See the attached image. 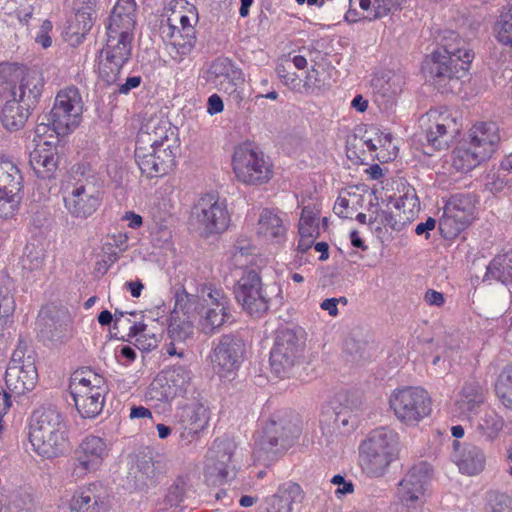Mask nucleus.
I'll return each mask as SVG.
<instances>
[{
	"mask_svg": "<svg viewBox=\"0 0 512 512\" xmlns=\"http://www.w3.org/2000/svg\"><path fill=\"white\" fill-rule=\"evenodd\" d=\"M32 450L44 459L63 456L69 448L68 425L63 414L54 407L36 409L29 423Z\"/></svg>",
	"mask_w": 512,
	"mask_h": 512,
	"instance_id": "1",
	"label": "nucleus"
},
{
	"mask_svg": "<svg viewBox=\"0 0 512 512\" xmlns=\"http://www.w3.org/2000/svg\"><path fill=\"white\" fill-rule=\"evenodd\" d=\"M448 34L442 47L427 56L423 64V70L430 75L438 89L464 76L474 58L472 50L455 32Z\"/></svg>",
	"mask_w": 512,
	"mask_h": 512,
	"instance_id": "2",
	"label": "nucleus"
},
{
	"mask_svg": "<svg viewBox=\"0 0 512 512\" xmlns=\"http://www.w3.org/2000/svg\"><path fill=\"white\" fill-rule=\"evenodd\" d=\"M399 452L398 434L386 427L372 431L359 445V465L371 477L382 476Z\"/></svg>",
	"mask_w": 512,
	"mask_h": 512,
	"instance_id": "3",
	"label": "nucleus"
},
{
	"mask_svg": "<svg viewBox=\"0 0 512 512\" xmlns=\"http://www.w3.org/2000/svg\"><path fill=\"white\" fill-rule=\"evenodd\" d=\"M70 390L83 418H95L101 413L107 392L104 377L90 369L77 370L72 375Z\"/></svg>",
	"mask_w": 512,
	"mask_h": 512,
	"instance_id": "4",
	"label": "nucleus"
},
{
	"mask_svg": "<svg viewBox=\"0 0 512 512\" xmlns=\"http://www.w3.org/2000/svg\"><path fill=\"white\" fill-rule=\"evenodd\" d=\"M389 405L396 418L406 426L418 425L432 411L428 392L415 386L395 389L390 395Z\"/></svg>",
	"mask_w": 512,
	"mask_h": 512,
	"instance_id": "5",
	"label": "nucleus"
},
{
	"mask_svg": "<svg viewBox=\"0 0 512 512\" xmlns=\"http://www.w3.org/2000/svg\"><path fill=\"white\" fill-rule=\"evenodd\" d=\"M68 213L78 219L93 215L102 201L101 185L93 174L78 179L69 186L63 197Z\"/></svg>",
	"mask_w": 512,
	"mask_h": 512,
	"instance_id": "6",
	"label": "nucleus"
},
{
	"mask_svg": "<svg viewBox=\"0 0 512 512\" xmlns=\"http://www.w3.org/2000/svg\"><path fill=\"white\" fill-rule=\"evenodd\" d=\"M199 296L202 303L196 308L199 315L198 326L204 334L212 335L230 320V301L222 289L212 286H204Z\"/></svg>",
	"mask_w": 512,
	"mask_h": 512,
	"instance_id": "7",
	"label": "nucleus"
},
{
	"mask_svg": "<svg viewBox=\"0 0 512 512\" xmlns=\"http://www.w3.org/2000/svg\"><path fill=\"white\" fill-rule=\"evenodd\" d=\"M233 170L236 178L248 185L264 184L272 176L271 166L263 152L253 148L250 144H243L235 149Z\"/></svg>",
	"mask_w": 512,
	"mask_h": 512,
	"instance_id": "8",
	"label": "nucleus"
},
{
	"mask_svg": "<svg viewBox=\"0 0 512 512\" xmlns=\"http://www.w3.org/2000/svg\"><path fill=\"white\" fill-rule=\"evenodd\" d=\"M476 199L470 194H457L450 198L444 207L439 221L443 238L454 239L471 224L475 218Z\"/></svg>",
	"mask_w": 512,
	"mask_h": 512,
	"instance_id": "9",
	"label": "nucleus"
},
{
	"mask_svg": "<svg viewBox=\"0 0 512 512\" xmlns=\"http://www.w3.org/2000/svg\"><path fill=\"white\" fill-rule=\"evenodd\" d=\"M269 287L264 286L255 270L243 271L235 287V297L243 309L253 317H261L269 309Z\"/></svg>",
	"mask_w": 512,
	"mask_h": 512,
	"instance_id": "10",
	"label": "nucleus"
},
{
	"mask_svg": "<svg viewBox=\"0 0 512 512\" xmlns=\"http://www.w3.org/2000/svg\"><path fill=\"white\" fill-rule=\"evenodd\" d=\"M83 104L77 88L69 87L61 90L49 114V125L57 135H65L78 126Z\"/></svg>",
	"mask_w": 512,
	"mask_h": 512,
	"instance_id": "11",
	"label": "nucleus"
},
{
	"mask_svg": "<svg viewBox=\"0 0 512 512\" xmlns=\"http://www.w3.org/2000/svg\"><path fill=\"white\" fill-rule=\"evenodd\" d=\"M24 179L18 166L0 158V219H11L23 198Z\"/></svg>",
	"mask_w": 512,
	"mask_h": 512,
	"instance_id": "12",
	"label": "nucleus"
},
{
	"mask_svg": "<svg viewBox=\"0 0 512 512\" xmlns=\"http://www.w3.org/2000/svg\"><path fill=\"white\" fill-rule=\"evenodd\" d=\"M133 33L108 31L106 46L101 51L100 73L107 82H114L122 67L129 61L132 51Z\"/></svg>",
	"mask_w": 512,
	"mask_h": 512,
	"instance_id": "13",
	"label": "nucleus"
},
{
	"mask_svg": "<svg viewBox=\"0 0 512 512\" xmlns=\"http://www.w3.org/2000/svg\"><path fill=\"white\" fill-rule=\"evenodd\" d=\"M108 453L109 449L104 439L95 435L86 436L74 451L71 476L74 479H82L98 470Z\"/></svg>",
	"mask_w": 512,
	"mask_h": 512,
	"instance_id": "14",
	"label": "nucleus"
},
{
	"mask_svg": "<svg viewBox=\"0 0 512 512\" xmlns=\"http://www.w3.org/2000/svg\"><path fill=\"white\" fill-rule=\"evenodd\" d=\"M302 350L303 343L293 330H278L274 347L270 353L272 371L278 377H288L291 369L299 360Z\"/></svg>",
	"mask_w": 512,
	"mask_h": 512,
	"instance_id": "15",
	"label": "nucleus"
},
{
	"mask_svg": "<svg viewBox=\"0 0 512 512\" xmlns=\"http://www.w3.org/2000/svg\"><path fill=\"white\" fill-rule=\"evenodd\" d=\"M427 149L445 151L460 132V125L448 110L431 109L426 114Z\"/></svg>",
	"mask_w": 512,
	"mask_h": 512,
	"instance_id": "16",
	"label": "nucleus"
},
{
	"mask_svg": "<svg viewBox=\"0 0 512 512\" xmlns=\"http://www.w3.org/2000/svg\"><path fill=\"white\" fill-rule=\"evenodd\" d=\"M194 214L206 234L222 233L230 223L226 200L216 193L202 195L194 206Z\"/></svg>",
	"mask_w": 512,
	"mask_h": 512,
	"instance_id": "17",
	"label": "nucleus"
},
{
	"mask_svg": "<svg viewBox=\"0 0 512 512\" xmlns=\"http://www.w3.org/2000/svg\"><path fill=\"white\" fill-rule=\"evenodd\" d=\"M235 448V443L229 438L214 441L208 452L204 468L207 481L213 484L222 483L235 476V466L232 464Z\"/></svg>",
	"mask_w": 512,
	"mask_h": 512,
	"instance_id": "18",
	"label": "nucleus"
},
{
	"mask_svg": "<svg viewBox=\"0 0 512 512\" xmlns=\"http://www.w3.org/2000/svg\"><path fill=\"white\" fill-rule=\"evenodd\" d=\"M300 435V428L291 419L274 416L264 427L260 448L268 453L288 449Z\"/></svg>",
	"mask_w": 512,
	"mask_h": 512,
	"instance_id": "19",
	"label": "nucleus"
},
{
	"mask_svg": "<svg viewBox=\"0 0 512 512\" xmlns=\"http://www.w3.org/2000/svg\"><path fill=\"white\" fill-rule=\"evenodd\" d=\"M430 465L420 462L414 465L400 481L397 497L404 506L417 508L425 502L426 487L430 480Z\"/></svg>",
	"mask_w": 512,
	"mask_h": 512,
	"instance_id": "20",
	"label": "nucleus"
},
{
	"mask_svg": "<svg viewBox=\"0 0 512 512\" xmlns=\"http://www.w3.org/2000/svg\"><path fill=\"white\" fill-rule=\"evenodd\" d=\"M166 147L179 148V139L171 123L159 116L146 120L136 138V148Z\"/></svg>",
	"mask_w": 512,
	"mask_h": 512,
	"instance_id": "21",
	"label": "nucleus"
},
{
	"mask_svg": "<svg viewBox=\"0 0 512 512\" xmlns=\"http://www.w3.org/2000/svg\"><path fill=\"white\" fill-rule=\"evenodd\" d=\"M179 148L149 147L135 148L136 163L148 178L167 175L176 164Z\"/></svg>",
	"mask_w": 512,
	"mask_h": 512,
	"instance_id": "22",
	"label": "nucleus"
},
{
	"mask_svg": "<svg viewBox=\"0 0 512 512\" xmlns=\"http://www.w3.org/2000/svg\"><path fill=\"white\" fill-rule=\"evenodd\" d=\"M176 419L180 439L189 444L207 428L209 408L200 401H192L179 408Z\"/></svg>",
	"mask_w": 512,
	"mask_h": 512,
	"instance_id": "23",
	"label": "nucleus"
},
{
	"mask_svg": "<svg viewBox=\"0 0 512 512\" xmlns=\"http://www.w3.org/2000/svg\"><path fill=\"white\" fill-rule=\"evenodd\" d=\"M245 353V344L233 335L221 336L214 348L212 362L217 373L227 377L239 369Z\"/></svg>",
	"mask_w": 512,
	"mask_h": 512,
	"instance_id": "24",
	"label": "nucleus"
},
{
	"mask_svg": "<svg viewBox=\"0 0 512 512\" xmlns=\"http://www.w3.org/2000/svg\"><path fill=\"white\" fill-rule=\"evenodd\" d=\"M205 79L219 90L229 93L244 81L242 70L228 58L215 59L206 71Z\"/></svg>",
	"mask_w": 512,
	"mask_h": 512,
	"instance_id": "25",
	"label": "nucleus"
},
{
	"mask_svg": "<svg viewBox=\"0 0 512 512\" xmlns=\"http://www.w3.org/2000/svg\"><path fill=\"white\" fill-rule=\"evenodd\" d=\"M38 373L34 358L28 355L21 366L8 365L5 372V383L9 391L16 395H23L36 386Z\"/></svg>",
	"mask_w": 512,
	"mask_h": 512,
	"instance_id": "26",
	"label": "nucleus"
},
{
	"mask_svg": "<svg viewBox=\"0 0 512 512\" xmlns=\"http://www.w3.org/2000/svg\"><path fill=\"white\" fill-rule=\"evenodd\" d=\"M403 84L402 76L393 71L382 70L375 73L370 82L375 102L386 108L392 106L401 93Z\"/></svg>",
	"mask_w": 512,
	"mask_h": 512,
	"instance_id": "27",
	"label": "nucleus"
},
{
	"mask_svg": "<svg viewBox=\"0 0 512 512\" xmlns=\"http://www.w3.org/2000/svg\"><path fill=\"white\" fill-rule=\"evenodd\" d=\"M303 500V491L299 484L289 482L281 485L277 492L259 506V512H292L293 504Z\"/></svg>",
	"mask_w": 512,
	"mask_h": 512,
	"instance_id": "28",
	"label": "nucleus"
},
{
	"mask_svg": "<svg viewBox=\"0 0 512 512\" xmlns=\"http://www.w3.org/2000/svg\"><path fill=\"white\" fill-rule=\"evenodd\" d=\"M472 148L479 151L489 159L496 151L500 142L499 127L495 122H479L469 132V140Z\"/></svg>",
	"mask_w": 512,
	"mask_h": 512,
	"instance_id": "29",
	"label": "nucleus"
},
{
	"mask_svg": "<svg viewBox=\"0 0 512 512\" xmlns=\"http://www.w3.org/2000/svg\"><path fill=\"white\" fill-rule=\"evenodd\" d=\"M70 509L75 512H105L106 504L100 483H90L76 490L70 501Z\"/></svg>",
	"mask_w": 512,
	"mask_h": 512,
	"instance_id": "30",
	"label": "nucleus"
},
{
	"mask_svg": "<svg viewBox=\"0 0 512 512\" xmlns=\"http://www.w3.org/2000/svg\"><path fill=\"white\" fill-rule=\"evenodd\" d=\"M352 417V401L342 395L338 394L331 411L322 414L321 424H327L330 433L348 434L349 422Z\"/></svg>",
	"mask_w": 512,
	"mask_h": 512,
	"instance_id": "31",
	"label": "nucleus"
},
{
	"mask_svg": "<svg viewBox=\"0 0 512 512\" xmlns=\"http://www.w3.org/2000/svg\"><path fill=\"white\" fill-rule=\"evenodd\" d=\"M30 165L37 177L42 179H51L59 165V155L56 147L51 146L48 142L37 147L30 153Z\"/></svg>",
	"mask_w": 512,
	"mask_h": 512,
	"instance_id": "32",
	"label": "nucleus"
},
{
	"mask_svg": "<svg viewBox=\"0 0 512 512\" xmlns=\"http://www.w3.org/2000/svg\"><path fill=\"white\" fill-rule=\"evenodd\" d=\"M455 462L459 470L467 475H477L484 470L486 456L481 448L473 444L454 442Z\"/></svg>",
	"mask_w": 512,
	"mask_h": 512,
	"instance_id": "33",
	"label": "nucleus"
},
{
	"mask_svg": "<svg viewBox=\"0 0 512 512\" xmlns=\"http://www.w3.org/2000/svg\"><path fill=\"white\" fill-rule=\"evenodd\" d=\"M486 400V391L476 379H469L460 388L455 406L460 414L469 416L475 413Z\"/></svg>",
	"mask_w": 512,
	"mask_h": 512,
	"instance_id": "34",
	"label": "nucleus"
},
{
	"mask_svg": "<svg viewBox=\"0 0 512 512\" xmlns=\"http://www.w3.org/2000/svg\"><path fill=\"white\" fill-rule=\"evenodd\" d=\"M44 80L35 70H30L21 78L20 83L14 86L11 94L26 106L34 108L41 96Z\"/></svg>",
	"mask_w": 512,
	"mask_h": 512,
	"instance_id": "35",
	"label": "nucleus"
},
{
	"mask_svg": "<svg viewBox=\"0 0 512 512\" xmlns=\"http://www.w3.org/2000/svg\"><path fill=\"white\" fill-rule=\"evenodd\" d=\"M135 0H117L108 19V31L133 33L136 24Z\"/></svg>",
	"mask_w": 512,
	"mask_h": 512,
	"instance_id": "36",
	"label": "nucleus"
},
{
	"mask_svg": "<svg viewBox=\"0 0 512 512\" xmlns=\"http://www.w3.org/2000/svg\"><path fill=\"white\" fill-rule=\"evenodd\" d=\"M29 106L12 97L11 100L6 101L2 108L1 123L8 131H18L24 127L29 114Z\"/></svg>",
	"mask_w": 512,
	"mask_h": 512,
	"instance_id": "37",
	"label": "nucleus"
},
{
	"mask_svg": "<svg viewBox=\"0 0 512 512\" xmlns=\"http://www.w3.org/2000/svg\"><path fill=\"white\" fill-rule=\"evenodd\" d=\"M374 134L376 135V138L371 137V133H368L367 131L365 132V135L361 137H358V135L354 133V154H357L358 150L363 152V156L357 155V159H359L360 164H366V160L374 159L373 152L378 148L377 143H379L380 147H386L387 150L392 145L391 134Z\"/></svg>",
	"mask_w": 512,
	"mask_h": 512,
	"instance_id": "38",
	"label": "nucleus"
},
{
	"mask_svg": "<svg viewBox=\"0 0 512 512\" xmlns=\"http://www.w3.org/2000/svg\"><path fill=\"white\" fill-rule=\"evenodd\" d=\"M257 233L266 239L279 241L286 234V226L277 212L263 209L258 220Z\"/></svg>",
	"mask_w": 512,
	"mask_h": 512,
	"instance_id": "39",
	"label": "nucleus"
},
{
	"mask_svg": "<svg viewBox=\"0 0 512 512\" xmlns=\"http://www.w3.org/2000/svg\"><path fill=\"white\" fill-rule=\"evenodd\" d=\"M504 427V419L494 410H486L477 420L475 432L480 439L492 443Z\"/></svg>",
	"mask_w": 512,
	"mask_h": 512,
	"instance_id": "40",
	"label": "nucleus"
},
{
	"mask_svg": "<svg viewBox=\"0 0 512 512\" xmlns=\"http://www.w3.org/2000/svg\"><path fill=\"white\" fill-rule=\"evenodd\" d=\"M496 280L512 284V252L496 255L487 266L483 281Z\"/></svg>",
	"mask_w": 512,
	"mask_h": 512,
	"instance_id": "41",
	"label": "nucleus"
},
{
	"mask_svg": "<svg viewBox=\"0 0 512 512\" xmlns=\"http://www.w3.org/2000/svg\"><path fill=\"white\" fill-rule=\"evenodd\" d=\"M485 160L487 158L472 148L468 141H464L453 151V166L463 173L471 171Z\"/></svg>",
	"mask_w": 512,
	"mask_h": 512,
	"instance_id": "42",
	"label": "nucleus"
},
{
	"mask_svg": "<svg viewBox=\"0 0 512 512\" xmlns=\"http://www.w3.org/2000/svg\"><path fill=\"white\" fill-rule=\"evenodd\" d=\"M76 12L68 23L67 26V34L72 38L75 37V41L80 43L82 38L90 31L93 27L94 21L96 19V12L92 10H85L80 8H75Z\"/></svg>",
	"mask_w": 512,
	"mask_h": 512,
	"instance_id": "43",
	"label": "nucleus"
},
{
	"mask_svg": "<svg viewBox=\"0 0 512 512\" xmlns=\"http://www.w3.org/2000/svg\"><path fill=\"white\" fill-rule=\"evenodd\" d=\"M403 0H359L360 8L365 12L363 18L375 20L397 10Z\"/></svg>",
	"mask_w": 512,
	"mask_h": 512,
	"instance_id": "44",
	"label": "nucleus"
},
{
	"mask_svg": "<svg viewBox=\"0 0 512 512\" xmlns=\"http://www.w3.org/2000/svg\"><path fill=\"white\" fill-rule=\"evenodd\" d=\"M187 29V35L181 34V31L172 33L173 41L171 42L170 55L176 61H181L185 56L189 55L195 46V31L190 27Z\"/></svg>",
	"mask_w": 512,
	"mask_h": 512,
	"instance_id": "45",
	"label": "nucleus"
},
{
	"mask_svg": "<svg viewBox=\"0 0 512 512\" xmlns=\"http://www.w3.org/2000/svg\"><path fill=\"white\" fill-rule=\"evenodd\" d=\"M162 373L180 396L184 395L192 384L193 374L185 366L175 365Z\"/></svg>",
	"mask_w": 512,
	"mask_h": 512,
	"instance_id": "46",
	"label": "nucleus"
},
{
	"mask_svg": "<svg viewBox=\"0 0 512 512\" xmlns=\"http://www.w3.org/2000/svg\"><path fill=\"white\" fill-rule=\"evenodd\" d=\"M147 396L151 400L169 402L180 396L170 385L163 373L159 374L150 384Z\"/></svg>",
	"mask_w": 512,
	"mask_h": 512,
	"instance_id": "47",
	"label": "nucleus"
},
{
	"mask_svg": "<svg viewBox=\"0 0 512 512\" xmlns=\"http://www.w3.org/2000/svg\"><path fill=\"white\" fill-rule=\"evenodd\" d=\"M495 392L501 403L512 409V364L506 366L499 374Z\"/></svg>",
	"mask_w": 512,
	"mask_h": 512,
	"instance_id": "48",
	"label": "nucleus"
},
{
	"mask_svg": "<svg viewBox=\"0 0 512 512\" xmlns=\"http://www.w3.org/2000/svg\"><path fill=\"white\" fill-rule=\"evenodd\" d=\"M128 248V237L126 234L118 232L109 235L103 245V251L108 255L110 262H116L119 256Z\"/></svg>",
	"mask_w": 512,
	"mask_h": 512,
	"instance_id": "49",
	"label": "nucleus"
},
{
	"mask_svg": "<svg viewBox=\"0 0 512 512\" xmlns=\"http://www.w3.org/2000/svg\"><path fill=\"white\" fill-rule=\"evenodd\" d=\"M135 469V478H137V481L139 482L137 484L138 488L148 486V481H152L156 475L155 465L151 457L144 456L142 458H138Z\"/></svg>",
	"mask_w": 512,
	"mask_h": 512,
	"instance_id": "50",
	"label": "nucleus"
},
{
	"mask_svg": "<svg viewBox=\"0 0 512 512\" xmlns=\"http://www.w3.org/2000/svg\"><path fill=\"white\" fill-rule=\"evenodd\" d=\"M187 482L183 477H178L170 486L165 496L164 503L167 507H178L184 500Z\"/></svg>",
	"mask_w": 512,
	"mask_h": 512,
	"instance_id": "51",
	"label": "nucleus"
},
{
	"mask_svg": "<svg viewBox=\"0 0 512 512\" xmlns=\"http://www.w3.org/2000/svg\"><path fill=\"white\" fill-rule=\"evenodd\" d=\"M254 261V254L249 245L235 246L231 252L230 262L236 269L250 270L248 267Z\"/></svg>",
	"mask_w": 512,
	"mask_h": 512,
	"instance_id": "52",
	"label": "nucleus"
},
{
	"mask_svg": "<svg viewBox=\"0 0 512 512\" xmlns=\"http://www.w3.org/2000/svg\"><path fill=\"white\" fill-rule=\"evenodd\" d=\"M495 31L500 43L512 46V7L500 16Z\"/></svg>",
	"mask_w": 512,
	"mask_h": 512,
	"instance_id": "53",
	"label": "nucleus"
},
{
	"mask_svg": "<svg viewBox=\"0 0 512 512\" xmlns=\"http://www.w3.org/2000/svg\"><path fill=\"white\" fill-rule=\"evenodd\" d=\"M45 261V253L42 248L26 246V252L22 259V264L25 269L30 271H37L42 268Z\"/></svg>",
	"mask_w": 512,
	"mask_h": 512,
	"instance_id": "54",
	"label": "nucleus"
},
{
	"mask_svg": "<svg viewBox=\"0 0 512 512\" xmlns=\"http://www.w3.org/2000/svg\"><path fill=\"white\" fill-rule=\"evenodd\" d=\"M35 509V499L27 492L15 494L8 506V512H34Z\"/></svg>",
	"mask_w": 512,
	"mask_h": 512,
	"instance_id": "55",
	"label": "nucleus"
},
{
	"mask_svg": "<svg viewBox=\"0 0 512 512\" xmlns=\"http://www.w3.org/2000/svg\"><path fill=\"white\" fill-rule=\"evenodd\" d=\"M316 221L315 213L309 207H304L299 220V233H306L305 236H319V226Z\"/></svg>",
	"mask_w": 512,
	"mask_h": 512,
	"instance_id": "56",
	"label": "nucleus"
},
{
	"mask_svg": "<svg viewBox=\"0 0 512 512\" xmlns=\"http://www.w3.org/2000/svg\"><path fill=\"white\" fill-rule=\"evenodd\" d=\"M487 512H512V498L504 493H490Z\"/></svg>",
	"mask_w": 512,
	"mask_h": 512,
	"instance_id": "57",
	"label": "nucleus"
},
{
	"mask_svg": "<svg viewBox=\"0 0 512 512\" xmlns=\"http://www.w3.org/2000/svg\"><path fill=\"white\" fill-rule=\"evenodd\" d=\"M9 278L0 275V307L3 312L15 311V300L9 287Z\"/></svg>",
	"mask_w": 512,
	"mask_h": 512,
	"instance_id": "58",
	"label": "nucleus"
},
{
	"mask_svg": "<svg viewBox=\"0 0 512 512\" xmlns=\"http://www.w3.org/2000/svg\"><path fill=\"white\" fill-rule=\"evenodd\" d=\"M394 208V211L385 212L384 224L395 231H400L409 218L401 215L399 202L395 203Z\"/></svg>",
	"mask_w": 512,
	"mask_h": 512,
	"instance_id": "59",
	"label": "nucleus"
},
{
	"mask_svg": "<svg viewBox=\"0 0 512 512\" xmlns=\"http://www.w3.org/2000/svg\"><path fill=\"white\" fill-rule=\"evenodd\" d=\"M168 333L174 340L185 339L191 333V326L188 322L180 323L176 319L171 318L168 325Z\"/></svg>",
	"mask_w": 512,
	"mask_h": 512,
	"instance_id": "60",
	"label": "nucleus"
},
{
	"mask_svg": "<svg viewBox=\"0 0 512 512\" xmlns=\"http://www.w3.org/2000/svg\"><path fill=\"white\" fill-rule=\"evenodd\" d=\"M350 192L346 189L343 190L340 194L338 199L336 200L333 210L334 213L339 216L340 218L347 219L350 218Z\"/></svg>",
	"mask_w": 512,
	"mask_h": 512,
	"instance_id": "61",
	"label": "nucleus"
},
{
	"mask_svg": "<svg viewBox=\"0 0 512 512\" xmlns=\"http://www.w3.org/2000/svg\"><path fill=\"white\" fill-rule=\"evenodd\" d=\"M277 74L283 84L292 90H296L300 87L301 79L294 73L288 71L284 65L277 67Z\"/></svg>",
	"mask_w": 512,
	"mask_h": 512,
	"instance_id": "62",
	"label": "nucleus"
},
{
	"mask_svg": "<svg viewBox=\"0 0 512 512\" xmlns=\"http://www.w3.org/2000/svg\"><path fill=\"white\" fill-rule=\"evenodd\" d=\"M322 75L323 72H320L315 66H312L311 70H309L306 75L304 86L311 90L321 89L326 85Z\"/></svg>",
	"mask_w": 512,
	"mask_h": 512,
	"instance_id": "63",
	"label": "nucleus"
},
{
	"mask_svg": "<svg viewBox=\"0 0 512 512\" xmlns=\"http://www.w3.org/2000/svg\"><path fill=\"white\" fill-rule=\"evenodd\" d=\"M52 23L49 20L43 21L40 30L35 37L36 43L40 44L44 49H47L52 44V39L49 33L52 31Z\"/></svg>",
	"mask_w": 512,
	"mask_h": 512,
	"instance_id": "64",
	"label": "nucleus"
}]
</instances>
